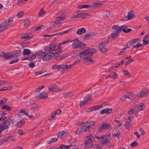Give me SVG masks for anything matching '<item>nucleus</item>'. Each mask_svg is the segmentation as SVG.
<instances>
[{
  "label": "nucleus",
  "mask_w": 149,
  "mask_h": 149,
  "mask_svg": "<svg viewBox=\"0 0 149 149\" xmlns=\"http://www.w3.org/2000/svg\"><path fill=\"white\" fill-rule=\"evenodd\" d=\"M35 64H36L35 62L34 61H33V62L31 63H29V66L31 68H33Z\"/></svg>",
  "instance_id": "obj_58"
},
{
  "label": "nucleus",
  "mask_w": 149,
  "mask_h": 149,
  "mask_svg": "<svg viewBox=\"0 0 149 149\" xmlns=\"http://www.w3.org/2000/svg\"><path fill=\"white\" fill-rule=\"evenodd\" d=\"M137 145V143L136 141H135L131 143L130 146L131 147H134L136 146Z\"/></svg>",
  "instance_id": "obj_50"
},
{
  "label": "nucleus",
  "mask_w": 149,
  "mask_h": 149,
  "mask_svg": "<svg viewBox=\"0 0 149 149\" xmlns=\"http://www.w3.org/2000/svg\"><path fill=\"white\" fill-rule=\"evenodd\" d=\"M102 106H99L96 105L93 107H92L90 108L88 110L89 112L92 111L94 110H96L97 109H99L100 108H102Z\"/></svg>",
  "instance_id": "obj_28"
},
{
  "label": "nucleus",
  "mask_w": 149,
  "mask_h": 149,
  "mask_svg": "<svg viewBox=\"0 0 149 149\" xmlns=\"http://www.w3.org/2000/svg\"><path fill=\"white\" fill-rule=\"evenodd\" d=\"M13 124V120L9 119L8 120H4L3 123L0 124V132H1L4 130L7 129L8 126L12 125Z\"/></svg>",
  "instance_id": "obj_5"
},
{
  "label": "nucleus",
  "mask_w": 149,
  "mask_h": 149,
  "mask_svg": "<svg viewBox=\"0 0 149 149\" xmlns=\"http://www.w3.org/2000/svg\"><path fill=\"white\" fill-rule=\"evenodd\" d=\"M61 24L58 22H52L51 23L52 25H54V26L56 27L57 26H60Z\"/></svg>",
  "instance_id": "obj_37"
},
{
  "label": "nucleus",
  "mask_w": 149,
  "mask_h": 149,
  "mask_svg": "<svg viewBox=\"0 0 149 149\" xmlns=\"http://www.w3.org/2000/svg\"><path fill=\"white\" fill-rule=\"evenodd\" d=\"M58 87L55 84H53L49 86V89L50 91H60L61 90H58L57 88Z\"/></svg>",
  "instance_id": "obj_17"
},
{
  "label": "nucleus",
  "mask_w": 149,
  "mask_h": 149,
  "mask_svg": "<svg viewBox=\"0 0 149 149\" xmlns=\"http://www.w3.org/2000/svg\"><path fill=\"white\" fill-rule=\"evenodd\" d=\"M86 131H88L83 123L82 124V126L77 129L75 133L79 135L85 132Z\"/></svg>",
  "instance_id": "obj_10"
},
{
  "label": "nucleus",
  "mask_w": 149,
  "mask_h": 149,
  "mask_svg": "<svg viewBox=\"0 0 149 149\" xmlns=\"http://www.w3.org/2000/svg\"><path fill=\"white\" fill-rule=\"evenodd\" d=\"M70 30H68L66 31H65L63 32H60L59 33H56V34L57 35H63L65 33H68L70 31Z\"/></svg>",
  "instance_id": "obj_51"
},
{
  "label": "nucleus",
  "mask_w": 149,
  "mask_h": 149,
  "mask_svg": "<svg viewBox=\"0 0 149 149\" xmlns=\"http://www.w3.org/2000/svg\"><path fill=\"white\" fill-rule=\"evenodd\" d=\"M110 134L108 135V136L106 135H103L100 136H95V138L96 139L99 143H100L102 144H108L109 142V139L108 138Z\"/></svg>",
  "instance_id": "obj_8"
},
{
  "label": "nucleus",
  "mask_w": 149,
  "mask_h": 149,
  "mask_svg": "<svg viewBox=\"0 0 149 149\" xmlns=\"http://www.w3.org/2000/svg\"><path fill=\"white\" fill-rule=\"evenodd\" d=\"M126 27L125 26H119L118 25L113 26L112 27V29L114 30L111 34L112 38L114 39L116 38L119 36L120 32L123 31L125 33H128L130 31L131 29H127L128 31H126L125 29Z\"/></svg>",
  "instance_id": "obj_3"
},
{
  "label": "nucleus",
  "mask_w": 149,
  "mask_h": 149,
  "mask_svg": "<svg viewBox=\"0 0 149 149\" xmlns=\"http://www.w3.org/2000/svg\"><path fill=\"white\" fill-rule=\"evenodd\" d=\"M99 48H100L101 52H104L106 51L107 49L104 47V46H102L101 45H99Z\"/></svg>",
  "instance_id": "obj_38"
},
{
  "label": "nucleus",
  "mask_w": 149,
  "mask_h": 149,
  "mask_svg": "<svg viewBox=\"0 0 149 149\" xmlns=\"http://www.w3.org/2000/svg\"><path fill=\"white\" fill-rule=\"evenodd\" d=\"M44 86L43 85L41 86H40L38 87V88H37L36 91V92L40 91L42 88L44 87Z\"/></svg>",
  "instance_id": "obj_61"
},
{
  "label": "nucleus",
  "mask_w": 149,
  "mask_h": 149,
  "mask_svg": "<svg viewBox=\"0 0 149 149\" xmlns=\"http://www.w3.org/2000/svg\"><path fill=\"white\" fill-rule=\"evenodd\" d=\"M110 11H106L104 13V15L105 18H108L109 15Z\"/></svg>",
  "instance_id": "obj_40"
},
{
  "label": "nucleus",
  "mask_w": 149,
  "mask_h": 149,
  "mask_svg": "<svg viewBox=\"0 0 149 149\" xmlns=\"http://www.w3.org/2000/svg\"><path fill=\"white\" fill-rule=\"evenodd\" d=\"M83 123L88 131L90 129H92L95 125L94 122L92 121H87Z\"/></svg>",
  "instance_id": "obj_13"
},
{
  "label": "nucleus",
  "mask_w": 149,
  "mask_h": 149,
  "mask_svg": "<svg viewBox=\"0 0 149 149\" xmlns=\"http://www.w3.org/2000/svg\"><path fill=\"white\" fill-rule=\"evenodd\" d=\"M95 50L93 49H85L81 52L79 54V56L83 59V61L85 63L86 61H89L91 62H93V60L91 58L93 54L95 52Z\"/></svg>",
  "instance_id": "obj_2"
},
{
  "label": "nucleus",
  "mask_w": 149,
  "mask_h": 149,
  "mask_svg": "<svg viewBox=\"0 0 149 149\" xmlns=\"http://www.w3.org/2000/svg\"><path fill=\"white\" fill-rule=\"evenodd\" d=\"M60 148H64V149H69L68 148L70 146H65L64 145H62L60 146Z\"/></svg>",
  "instance_id": "obj_52"
},
{
  "label": "nucleus",
  "mask_w": 149,
  "mask_h": 149,
  "mask_svg": "<svg viewBox=\"0 0 149 149\" xmlns=\"http://www.w3.org/2000/svg\"><path fill=\"white\" fill-rule=\"evenodd\" d=\"M72 66V65L71 64L67 65L66 64V65H65V68L66 70V72L68 71V70L70 68H71Z\"/></svg>",
  "instance_id": "obj_45"
},
{
  "label": "nucleus",
  "mask_w": 149,
  "mask_h": 149,
  "mask_svg": "<svg viewBox=\"0 0 149 149\" xmlns=\"http://www.w3.org/2000/svg\"><path fill=\"white\" fill-rule=\"evenodd\" d=\"M127 43H128V45H129L130 47L133 46L134 44L133 42V41L132 40L128 41Z\"/></svg>",
  "instance_id": "obj_64"
},
{
  "label": "nucleus",
  "mask_w": 149,
  "mask_h": 149,
  "mask_svg": "<svg viewBox=\"0 0 149 149\" xmlns=\"http://www.w3.org/2000/svg\"><path fill=\"white\" fill-rule=\"evenodd\" d=\"M10 55L12 58L13 57L14 58H15L18 57L20 56L22 54V52L20 50L15 51L12 52H11Z\"/></svg>",
  "instance_id": "obj_14"
},
{
  "label": "nucleus",
  "mask_w": 149,
  "mask_h": 149,
  "mask_svg": "<svg viewBox=\"0 0 149 149\" xmlns=\"http://www.w3.org/2000/svg\"><path fill=\"white\" fill-rule=\"evenodd\" d=\"M44 53V52L42 51H40L38 52L37 54L39 56V57H42Z\"/></svg>",
  "instance_id": "obj_53"
},
{
  "label": "nucleus",
  "mask_w": 149,
  "mask_h": 149,
  "mask_svg": "<svg viewBox=\"0 0 149 149\" xmlns=\"http://www.w3.org/2000/svg\"><path fill=\"white\" fill-rule=\"evenodd\" d=\"M91 95H87L84 99V100L85 101L87 102L88 101H89L91 100Z\"/></svg>",
  "instance_id": "obj_42"
},
{
  "label": "nucleus",
  "mask_w": 149,
  "mask_h": 149,
  "mask_svg": "<svg viewBox=\"0 0 149 149\" xmlns=\"http://www.w3.org/2000/svg\"><path fill=\"white\" fill-rule=\"evenodd\" d=\"M47 49L48 50L47 53H44L42 57V59L44 61L47 59H52L54 57H57L62 52L61 47L56 45L54 43L50 44Z\"/></svg>",
  "instance_id": "obj_1"
},
{
  "label": "nucleus",
  "mask_w": 149,
  "mask_h": 149,
  "mask_svg": "<svg viewBox=\"0 0 149 149\" xmlns=\"http://www.w3.org/2000/svg\"><path fill=\"white\" fill-rule=\"evenodd\" d=\"M30 109L32 112H35L38 110L39 107L36 104L33 103L31 105Z\"/></svg>",
  "instance_id": "obj_20"
},
{
  "label": "nucleus",
  "mask_w": 149,
  "mask_h": 149,
  "mask_svg": "<svg viewBox=\"0 0 149 149\" xmlns=\"http://www.w3.org/2000/svg\"><path fill=\"white\" fill-rule=\"evenodd\" d=\"M149 93L148 91L143 90L139 91L137 93V96L139 97H142L146 95L147 93Z\"/></svg>",
  "instance_id": "obj_15"
},
{
  "label": "nucleus",
  "mask_w": 149,
  "mask_h": 149,
  "mask_svg": "<svg viewBox=\"0 0 149 149\" xmlns=\"http://www.w3.org/2000/svg\"><path fill=\"white\" fill-rule=\"evenodd\" d=\"M24 15L23 12H19L18 14H17V16L18 17H20Z\"/></svg>",
  "instance_id": "obj_59"
},
{
  "label": "nucleus",
  "mask_w": 149,
  "mask_h": 149,
  "mask_svg": "<svg viewBox=\"0 0 149 149\" xmlns=\"http://www.w3.org/2000/svg\"><path fill=\"white\" fill-rule=\"evenodd\" d=\"M20 35L21 38L22 39H29L31 38L33 36L32 35H31L29 36V35L24 33L21 34Z\"/></svg>",
  "instance_id": "obj_27"
},
{
  "label": "nucleus",
  "mask_w": 149,
  "mask_h": 149,
  "mask_svg": "<svg viewBox=\"0 0 149 149\" xmlns=\"http://www.w3.org/2000/svg\"><path fill=\"white\" fill-rule=\"evenodd\" d=\"M57 140H58V139H57V138H53L52 139V140L51 141L50 140V141H48V143L50 144L52 143L56 142L57 141Z\"/></svg>",
  "instance_id": "obj_56"
},
{
  "label": "nucleus",
  "mask_w": 149,
  "mask_h": 149,
  "mask_svg": "<svg viewBox=\"0 0 149 149\" xmlns=\"http://www.w3.org/2000/svg\"><path fill=\"white\" fill-rule=\"evenodd\" d=\"M30 25V20L27 19H26L24 21V26L25 28H27Z\"/></svg>",
  "instance_id": "obj_29"
},
{
  "label": "nucleus",
  "mask_w": 149,
  "mask_h": 149,
  "mask_svg": "<svg viewBox=\"0 0 149 149\" xmlns=\"http://www.w3.org/2000/svg\"><path fill=\"white\" fill-rule=\"evenodd\" d=\"M36 54H32V55H31V57H28V60H33L36 58Z\"/></svg>",
  "instance_id": "obj_48"
},
{
  "label": "nucleus",
  "mask_w": 149,
  "mask_h": 149,
  "mask_svg": "<svg viewBox=\"0 0 149 149\" xmlns=\"http://www.w3.org/2000/svg\"><path fill=\"white\" fill-rule=\"evenodd\" d=\"M134 17V13L132 10H131L128 13V16L127 17V19L129 20L132 19Z\"/></svg>",
  "instance_id": "obj_25"
},
{
  "label": "nucleus",
  "mask_w": 149,
  "mask_h": 149,
  "mask_svg": "<svg viewBox=\"0 0 149 149\" xmlns=\"http://www.w3.org/2000/svg\"><path fill=\"white\" fill-rule=\"evenodd\" d=\"M24 121L23 119H18L17 120V123L15 124V126L21 127L24 125Z\"/></svg>",
  "instance_id": "obj_19"
},
{
  "label": "nucleus",
  "mask_w": 149,
  "mask_h": 149,
  "mask_svg": "<svg viewBox=\"0 0 149 149\" xmlns=\"http://www.w3.org/2000/svg\"><path fill=\"white\" fill-rule=\"evenodd\" d=\"M59 65L55 64L53 65L52 66V69H57L58 71V68H59Z\"/></svg>",
  "instance_id": "obj_57"
},
{
  "label": "nucleus",
  "mask_w": 149,
  "mask_h": 149,
  "mask_svg": "<svg viewBox=\"0 0 149 149\" xmlns=\"http://www.w3.org/2000/svg\"><path fill=\"white\" fill-rule=\"evenodd\" d=\"M112 112V109L107 108L101 110L100 111V113L101 114H103L104 113H110Z\"/></svg>",
  "instance_id": "obj_22"
},
{
  "label": "nucleus",
  "mask_w": 149,
  "mask_h": 149,
  "mask_svg": "<svg viewBox=\"0 0 149 149\" xmlns=\"http://www.w3.org/2000/svg\"><path fill=\"white\" fill-rule=\"evenodd\" d=\"M86 32V30L84 28H81L79 29L77 31V34L80 35L84 34Z\"/></svg>",
  "instance_id": "obj_24"
},
{
  "label": "nucleus",
  "mask_w": 149,
  "mask_h": 149,
  "mask_svg": "<svg viewBox=\"0 0 149 149\" xmlns=\"http://www.w3.org/2000/svg\"><path fill=\"white\" fill-rule=\"evenodd\" d=\"M142 45V44H141L140 43L138 42L136 45L133 46V47L137 49L139 47H141Z\"/></svg>",
  "instance_id": "obj_60"
},
{
  "label": "nucleus",
  "mask_w": 149,
  "mask_h": 149,
  "mask_svg": "<svg viewBox=\"0 0 149 149\" xmlns=\"http://www.w3.org/2000/svg\"><path fill=\"white\" fill-rule=\"evenodd\" d=\"M84 144L85 147L87 148H91L92 147L93 145V141H87V140H85Z\"/></svg>",
  "instance_id": "obj_16"
},
{
  "label": "nucleus",
  "mask_w": 149,
  "mask_h": 149,
  "mask_svg": "<svg viewBox=\"0 0 149 149\" xmlns=\"http://www.w3.org/2000/svg\"><path fill=\"white\" fill-rule=\"evenodd\" d=\"M2 108L3 109H5L8 111L10 110L11 109V107L7 105H5L2 106Z\"/></svg>",
  "instance_id": "obj_39"
},
{
  "label": "nucleus",
  "mask_w": 149,
  "mask_h": 149,
  "mask_svg": "<svg viewBox=\"0 0 149 149\" xmlns=\"http://www.w3.org/2000/svg\"><path fill=\"white\" fill-rule=\"evenodd\" d=\"M149 37V35H147L146 36H145L144 37V39H143V41H142L143 42V44L148 45L149 44L148 42L147 41H146L144 39H145L147 38H148Z\"/></svg>",
  "instance_id": "obj_43"
},
{
  "label": "nucleus",
  "mask_w": 149,
  "mask_h": 149,
  "mask_svg": "<svg viewBox=\"0 0 149 149\" xmlns=\"http://www.w3.org/2000/svg\"><path fill=\"white\" fill-rule=\"evenodd\" d=\"M31 52L30 50L27 49H24L23 51L22 52V54L25 55H28Z\"/></svg>",
  "instance_id": "obj_31"
},
{
  "label": "nucleus",
  "mask_w": 149,
  "mask_h": 149,
  "mask_svg": "<svg viewBox=\"0 0 149 149\" xmlns=\"http://www.w3.org/2000/svg\"><path fill=\"white\" fill-rule=\"evenodd\" d=\"M99 127L100 128L98 129L99 132H101L102 129L107 130L111 128V125L105 122H103L101 124L99 125Z\"/></svg>",
  "instance_id": "obj_9"
},
{
  "label": "nucleus",
  "mask_w": 149,
  "mask_h": 149,
  "mask_svg": "<svg viewBox=\"0 0 149 149\" xmlns=\"http://www.w3.org/2000/svg\"><path fill=\"white\" fill-rule=\"evenodd\" d=\"M7 82V81H3L0 80V85L1 86L5 84Z\"/></svg>",
  "instance_id": "obj_63"
},
{
  "label": "nucleus",
  "mask_w": 149,
  "mask_h": 149,
  "mask_svg": "<svg viewBox=\"0 0 149 149\" xmlns=\"http://www.w3.org/2000/svg\"><path fill=\"white\" fill-rule=\"evenodd\" d=\"M84 44L78 40H77L74 41L72 44V46L73 48H77L78 47L83 48Z\"/></svg>",
  "instance_id": "obj_11"
},
{
  "label": "nucleus",
  "mask_w": 149,
  "mask_h": 149,
  "mask_svg": "<svg viewBox=\"0 0 149 149\" xmlns=\"http://www.w3.org/2000/svg\"><path fill=\"white\" fill-rule=\"evenodd\" d=\"M11 53H8L6 54L4 53V55H3V57L5 59H9L10 58H12Z\"/></svg>",
  "instance_id": "obj_32"
},
{
  "label": "nucleus",
  "mask_w": 149,
  "mask_h": 149,
  "mask_svg": "<svg viewBox=\"0 0 149 149\" xmlns=\"http://www.w3.org/2000/svg\"><path fill=\"white\" fill-rule=\"evenodd\" d=\"M65 132L64 131L60 132L57 134V136L58 137H61L62 136L64 135L65 134Z\"/></svg>",
  "instance_id": "obj_47"
},
{
  "label": "nucleus",
  "mask_w": 149,
  "mask_h": 149,
  "mask_svg": "<svg viewBox=\"0 0 149 149\" xmlns=\"http://www.w3.org/2000/svg\"><path fill=\"white\" fill-rule=\"evenodd\" d=\"M101 4L99 3H92L91 5L92 8H95L98 6V5H100Z\"/></svg>",
  "instance_id": "obj_49"
},
{
  "label": "nucleus",
  "mask_w": 149,
  "mask_h": 149,
  "mask_svg": "<svg viewBox=\"0 0 149 149\" xmlns=\"http://www.w3.org/2000/svg\"><path fill=\"white\" fill-rule=\"evenodd\" d=\"M28 0H18L17 2V4L19 6H21L24 3Z\"/></svg>",
  "instance_id": "obj_36"
},
{
  "label": "nucleus",
  "mask_w": 149,
  "mask_h": 149,
  "mask_svg": "<svg viewBox=\"0 0 149 149\" xmlns=\"http://www.w3.org/2000/svg\"><path fill=\"white\" fill-rule=\"evenodd\" d=\"M13 124V120L9 119L8 120H4L3 123L0 124V132H1L4 130L7 129L8 126L12 125Z\"/></svg>",
  "instance_id": "obj_6"
},
{
  "label": "nucleus",
  "mask_w": 149,
  "mask_h": 149,
  "mask_svg": "<svg viewBox=\"0 0 149 149\" xmlns=\"http://www.w3.org/2000/svg\"><path fill=\"white\" fill-rule=\"evenodd\" d=\"M120 132L119 130H117L116 133H115L114 134H113V136H115L117 137L118 138L120 136Z\"/></svg>",
  "instance_id": "obj_41"
},
{
  "label": "nucleus",
  "mask_w": 149,
  "mask_h": 149,
  "mask_svg": "<svg viewBox=\"0 0 149 149\" xmlns=\"http://www.w3.org/2000/svg\"><path fill=\"white\" fill-rule=\"evenodd\" d=\"M95 138V136L94 137L92 134H90L86 136L85 140L93 141Z\"/></svg>",
  "instance_id": "obj_23"
},
{
  "label": "nucleus",
  "mask_w": 149,
  "mask_h": 149,
  "mask_svg": "<svg viewBox=\"0 0 149 149\" xmlns=\"http://www.w3.org/2000/svg\"><path fill=\"white\" fill-rule=\"evenodd\" d=\"M22 113H23L26 116H28L29 115L28 113L26 112V111L24 110H21L19 111V114Z\"/></svg>",
  "instance_id": "obj_55"
},
{
  "label": "nucleus",
  "mask_w": 149,
  "mask_h": 149,
  "mask_svg": "<svg viewBox=\"0 0 149 149\" xmlns=\"http://www.w3.org/2000/svg\"><path fill=\"white\" fill-rule=\"evenodd\" d=\"M65 18V16H62V17H57L56 18V21L58 22V21H60V20H61L64 19Z\"/></svg>",
  "instance_id": "obj_54"
},
{
  "label": "nucleus",
  "mask_w": 149,
  "mask_h": 149,
  "mask_svg": "<svg viewBox=\"0 0 149 149\" xmlns=\"http://www.w3.org/2000/svg\"><path fill=\"white\" fill-rule=\"evenodd\" d=\"M145 107L143 103H139L134 106L127 113L130 115L132 114H134L135 116L137 117L138 116L137 113L139 111L142 110Z\"/></svg>",
  "instance_id": "obj_4"
},
{
  "label": "nucleus",
  "mask_w": 149,
  "mask_h": 149,
  "mask_svg": "<svg viewBox=\"0 0 149 149\" xmlns=\"http://www.w3.org/2000/svg\"><path fill=\"white\" fill-rule=\"evenodd\" d=\"M109 76H110L113 79H115L117 78L118 75L115 72H112L111 74L109 75Z\"/></svg>",
  "instance_id": "obj_30"
},
{
  "label": "nucleus",
  "mask_w": 149,
  "mask_h": 149,
  "mask_svg": "<svg viewBox=\"0 0 149 149\" xmlns=\"http://www.w3.org/2000/svg\"><path fill=\"white\" fill-rule=\"evenodd\" d=\"M123 72L125 76L130 75V74L129 73L128 71L127 70H123Z\"/></svg>",
  "instance_id": "obj_62"
},
{
  "label": "nucleus",
  "mask_w": 149,
  "mask_h": 149,
  "mask_svg": "<svg viewBox=\"0 0 149 149\" xmlns=\"http://www.w3.org/2000/svg\"><path fill=\"white\" fill-rule=\"evenodd\" d=\"M13 21V18L12 17H10L8 19H6L5 21L3 22L2 23L5 26L6 29H7L8 26L12 24Z\"/></svg>",
  "instance_id": "obj_12"
},
{
  "label": "nucleus",
  "mask_w": 149,
  "mask_h": 149,
  "mask_svg": "<svg viewBox=\"0 0 149 149\" xmlns=\"http://www.w3.org/2000/svg\"><path fill=\"white\" fill-rule=\"evenodd\" d=\"M48 94L45 92L43 91L38 93L37 95V97L40 99H44L48 96Z\"/></svg>",
  "instance_id": "obj_18"
},
{
  "label": "nucleus",
  "mask_w": 149,
  "mask_h": 149,
  "mask_svg": "<svg viewBox=\"0 0 149 149\" xmlns=\"http://www.w3.org/2000/svg\"><path fill=\"white\" fill-rule=\"evenodd\" d=\"M58 71L63 73L66 72V70L65 68V65H59V68H58Z\"/></svg>",
  "instance_id": "obj_26"
},
{
  "label": "nucleus",
  "mask_w": 149,
  "mask_h": 149,
  "mask_svg": "<svg viewBox=\"0 0 149 149\" xmlns=\"http://www.w3.org/2000/svg\"><path fill=\"white\" fill-rule=\"evenodd\" d=\"M45 14V12L44 10L42 9L39 12L38 16L39 17H41Z\"/></svg>",
  "instance_id": "obj_35"
},
{
  "label": "nucleus",
  "mask_w": 149,
  "mask_h": 149,
  "mask_svg": "<svg viewBox=\"0 0 149 149\" xmlns=\"http://www.w3.org/2000/svg\"><path fill=\"white\" fill-rule=\"evenodd\" d=\"M124 96L126 98L130 100L134 99L135 97V95L132 93L129 92L126 95H124Z\"/></svg>",
  "instance_id": "obj_21"
},
{
  "label": "nucleus",
  "mask_w": 149,
  "mask_h": 149,
  "mask_svg": "<svg viewBox=\"0 0 149 149\" xmlns=\"http://www.w3.org/2000/svg\"><path fill=\"white\" fill-rule=\"evenodd\" d=\"M113 120L118 124V127H119L122 125L123 124L120 120H118L116 119H114Z\"/></svg>",
  "instance_id": "obj_46"
},
{
  "label": "nucleus",
  "mask_w": 149,
  "mask_h": 149,
  "mask_svg": "<svg viewBox=\"0 0 149 149\" xmlns=\"http://www.w3.org/2000/svg\"><path fill=\"white\" fill-rule=\"evenodd\" d=\"M79 17H81L84 18L87 16V14L86 13H80L79 14Z\"/></svg>",
  "instance_id": "obj_44"
},
{
  "label": "nucleus",
  "mask_w": 149,
  "mask_h": 149,
  "mask_svg": "<svg viewBox=\"0 0 149 149\" xmlns=\"http://www.w3.org/2000/svg\"><path fill=\"white\" fill-rule=\"evenodd\" d=\"M6 29V28L2 23L0 24V33Z\"/></svg>",
  "instance_id": "obj_34"
},
{
  "label": "nucleus",
  "mask_w": 149,
  "mask_h": 149,
  "mask_svg": "<svg viewBox=\"0 0 149 149\" xmlns=\"http://www.w3.org/2000/svg\"><path fill=\"white\" fill-rule=\"evenodd\" d=\"M13 124V120L9 119L8 120H4L3 123L0 124V132H1L4 130L7 129L8 126L12 125Z\"/></svg>",
  "instance_id": "obj_7"
},
{
  "label": "nucleus",
  "mask_w": 149,
  "mask_h": 149,
  "mask_svg": "<svg viewBox=\"0 0 149 149\" xmlns=\"http://www.w3.org/2000/svg\"><path fill=\"white\" fill-rule=\"evenodd\" d=\"M125 126L126 128L128 130L130 128L131 126V123L128 121L125 123Z\"/></svg>",
  "instance_id": "obj_33"
}]
</instances>
